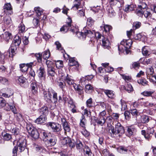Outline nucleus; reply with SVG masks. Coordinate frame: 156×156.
I'll use <instances>...</instances> for the list:
<instances>
[{"mask_svg":"<svg viewBox=\"0 0 156 156\" xmlns=\"http://www.w3.org/2000/svg\"><path fill=\"white\" fill-rule=\"evenodd\" d=\"M45 63L48 68L54 67V63L53 61L48 59L46 60Z\"/></svg>","mask_w":156,"mask_h":156,"instance_id":"obj_56","label":"nucleus"},{"mask_svg":"<svg viewBox=\"0 0 156 156\" xmlns=\"http://www.w3.org/2000/svg\"><path fill=\"white\" fill-rule=\"evenodd\" d=\"M153 91H145L141 93V94L146 97H152L154 93Z\"/></svg>","mask_w":156,"mask_h":156,"instance_id":"obj_54","label":"nucleus"},{"mask_svg":"<svg viewBox=\"0 0 156 156\" xmlns=\"http://www.w3.org/2000/svg\"><path fill=\"white\" fill-rule=\"evenodd\" d=\"M108 15L110 17H112L113 16L115 15L113 9L111 7L109 8L108 10Z\"/></svg>","mask_w":156,"mask_h":156,"instance_id":"obj_64","label":"nucleus"},{"mask_svg":"<svg viewBox=\"0 0 156 156\" xmlns=\"http://www.w3.org/2000/svg\"><path fill=\"white\" fill-rule=\"evenodd\" d=\"M136 7V5L133 4H131L130 5H126L125 9H124L122 8L123 10H124L126 12H128L133 11Z\"/></svg>","mask_w":156,"mask_h":156,"instance_id":"obj_36","label":"nucleus"},{"mask_svg":"<svg viewBox=\"0 0 156 156\" xmlns=\"http://www.w3.org/2000/svg\"><path fill=\"white\" fill-rule=\"evenodd\" d=\"M34 10L36 16L38 18L42 15L43 13V9L39 7H36L34 9Z\"/></svg>","mask_w":156,"mask_h":156,"instance_id":"obj_42","label":"nucleus"},{"mask_svg":"<svg viewBox=\"0 0 156 156\" xmlns=\"http://www.w3.org/2000/svg\"><path fill=\"white\" fill-rule=\"evenodd\" d=\"M64 80L65 82L67 83L69 85H72L73 86L74 84L75 83H74V80L70 78L68 74H67L66 76L64 77Z\"/></svg>","mask_w":156,"mask_h":156,"instance_id":"obj_34","label":"nucleus"},{"mask_svg":"<svg viewBox=\"0 0 156 156\" xmlns=\"http://www.w3.org/2000/svg\"><path fill=\"white\" fill-rule=\"evenodd\" d=\"M2 134L4 140H5L9 141L12 138L11 135L5 132H2Z\"/></svg>","mask_w":156,"mask_h":156,"instance_id":"obj_45","label":"nucleus"},{"mask_svg":"<svg viewBox=\"0 0 156 156\" xmlns=\"http://www.w3.org/2000/svg\"><path fill=\"white\" fill-rule=\"evenodd\" d=\"M69 65L70 66H75L77 68L79 66L78 62L75 60L74 58H69Z\"/></svg>","mask_w":156,"mask_h":156,"instance_id":"obj_29","label":"nucleus"},{"mask_svg":"<svg viewBox=\"0 0 156 156\" xmlns=\"http://www.w3.org/2000/svg\"><path fill=\"white\" fill-rule=\"evenodd\" d=\"M3 21L5 24L7 25H10L12 23L11 18L8 15H6L3 17Z\"/></svg>","mask_w":156,"mask_h":156,"instance_id":"obj_41","label":"nucleus"},{"mask_svg":"<svg viewBox=\"0 0 156 156\" xmlns=\"http://www.w3.org/2000/svg\"><path fill=\"white\" fill-rule=\"evenodd\" d=\"M138 83L141 84L143 86H145L147 84L148 82L145 79H141L137 80Z\"/></svg>","mask_w":156,"mask_h":156,"instance_id":"obj_60","label":"nucleus"},{"mask_svg":"<svg viewBox=\"0 0 156 156\" xmlns=\"http://www.w3.org/2000/svg\"><path fill=\"white\" fill-rule=\"evenodd\" d=\"M62 127L64 131L65 134L67 132H69L70 131L71 129L70 124L68 122H66L62 125Z\"/></svg>","mask_w":156,"mask_h":156,"instance_id":"obj_31","label":"nucleus"},{"mask_svg":"<svg viewBox=\"0 0 156 156\" xmlns=\"http://www.w3.org/2000/svg\"><path fill=\"white\" fill-rule=\"evenodd\" d=\"M82 0H75L73 2V5L71 9L77 10L81 8Z\"/></svg>","mask_w":156,"mask_h":156,"instance_id":"obj_17","label":"nucleus"},{"mask_svg":"<svg viewBox=\"0 0 156 156\" xmlns=\"http://www.w3.org/2000/svg\"><path fill=\"white\" fill-rule=\"evenodd\" d=\"M58 120L59 122L60 121L61 122L62 125L67 122L66 121V118L65 117V116H63V115H62V117L60 115L58 116Z\"/></svg>","mask_w":156,"mask_h":156,"instance_id":"obj_58","label":"nucleus"},{"mask_svg":"<svg viewBox=\"0 0 156 156\" xmlns=\"http://www.w3.org/2000/svg\"><path fill=\"white\" fill-rule=\"evenodd\" d=\"M47 119V117L40 115L39 117L35 120V122L37 124L44 123Z\"/></svg>","mask_w":156,"mask_h":156,"instance_id":"obj_33","label":"nucleus"},{"mask_svg":"<svg viewBox=\"0 0 156 156\" xmlns=\"http://www.w3.org/2000/svg\"><path fill=\"white\" fill-rule=\"evenodd\" d=\"M73 87L79 95L82 96H83V88L82 86L80 85H77L76 83H75L74 84Z\"/></svg>","mask_w":156,"mask_h":156,"instance_id":"obj_14","label":"nucleus"},{"mask_svg":"<svg viewBox=\"0 0 156 156\" xmlns=\"http://www.w3.org/2000/svg\"><path fill=\"white\" fill-rule=\"evenodd\" d=\"M26 144L27 141L24 137L22 136L17 141L16 145L18 148L20 152H22L26 149L28 151V150Z\"/></svg>","mask_w":156,"mask_h":156,"instance_id":"obj_8","label":"nucleus"},{"mask_svg":"<svg viewBox=\"0 0 156 156\" xmlns=\"http://www.w3.org/2000/svg\"><path fill=\"white\" fill-rule=\"evenodd\" d=\"M144 11L138 7L136 10L135 13L138 16L142 17L144 15Z\"/></svg>","mask_w":156,"mask_h":156,"instance_id":"obj_53","label":"nucleus"},{"mask_svg":"<svg viewBox=\"0 0 156 156\" xmlns=\"http://www.w3.org/2000/svg\"><path fill=\"white\" fill-rule=\"evenodd\" d=\"M14 92L13 91H10V93L9 94H7L6 92L2 93V96L5 98H9L12 96Z\"/></svg>","mask_w":156,"mask_h":156,"instance_id":"obj_63","label":"nucleus"},{"mask_svg":"<svg viewBox=\"0 0 156 156\" xmlns=\"http://www.w3.org/2000/svg\"><path fill=\"white\" fill-rule=\"evenodd\" d=\"M102 46L104 48H107L109 49L110 48L109 45L110 43L108 40L106 38H105L104 36H102Z\"/></svg>","mask_w":156,"mask_h":156,"instance_id":"obj_23","label":"nucleus"},{"mask_svg":"<svg viewBox=\"0 0 156 156\" xmlns=\"http://www.w3.org/2000/svg\"><path fill=\"white\" fill-rule=\"evenodd\" d=\"M0 37L6 42H8L9 40L12 38L11 33L6 32L0 35Z\"/></svg>","mask_w":156,"mask_h":156,"instance_id":"obj_19","label":"nucleus"},{"mask_svg":"<svg viewBox=\"0 0 156 156\" xmlns=\"http://www.w3.org/2000/svg\"><path fill=\"white\" fill-rule=\"evenodd\" d=\"M21 43V39L19 36H16L13 38L11 45L17 47H19Z\"/></svg>","mask_w":156,"mask_h":156,"instance_id":"obj_21","label":"nucleus"},{"mask_svg":"<svg viewBox=\"0 0 156 156\" xmlns=\"http://www.w3.org/2000/svg\"><path fill=\"white\" fill-rule=\"evenodd\" d=\"M72 21L71 18L69 17L67 18L66 24L61 28L60 31L66 33L69 30L72 32L74 33H76L78 37L83 39H85L87 36L91 37H93L94 35V31L93 30H91L89 29H86V28L83 29L82 32L77 31L76 28L74 27L72 25Z\"/></svg>","mask_w":156,"mask_h":156,"instance_id":"obj_3","label":"nucleus"},{"mask_svg":"<svg viewBox=\"0 0 156 156\" xmlns=\"http://www.w3.org/2000/svg\"><path fill=\"white\" fill-rule=\"evenodd\" d=\"M120 107L122 111H124L127 108L126 104L124 101L121 100Z\"/></svg>","mask_w":156,"mask_h":156,"instance_id":"obj_52","label":"nucleus"},{"mask_svg":"<svg viewBox=\"0 0 156 156\" xmlns=\"http://www.w3.org/2000/svg\"><path fill=\"white\" fill-rule=\"evenodd\" d=\"M104 31L106 33L109 32L112 29V27L108 25H105L103 27Z\"/></svg>","mask_w":156,"mask_h":156,"instance_id":"obj_61","label":"nucleus"},{"mask_svg":"<svg viewBox=\"0 0 156 156\" xmlns=\"http://www.w3.org/2000/svg\"><path fill=\"white\" fill-rule=\"evenodd\" d=\"M47 71L48 76L52 77V80H54V77L55 75L56 74L55 68L54 67L52 68H47Z\"/></svg>","mask_w":156,"mask_h":156,"instance_id":"obj_26","label":"nucleus"},{"mask_svg":"<svg viewBox=\"0 0 156 156\" xmlns=\"http://www.w3.org/2000/svg\"><path fill=\"white\" fill-rule=\"evenodd\" d=\"M4 107V109L6 111L11 110L14 114L16 113L15 107L9 105L3 98L0 97V108H2Z\"/></svg>","mask_w":156,"mask_h":156,"instance_id":"obj_7","label":"nucleus"},{"mask_svg":"<svg viewBox=\"0 0 156 156\" xmlns=\"http://www.w3.org/2000/svg\"><path fill=\"white\" fill-rule=\"evenodd\" d=\"M3 9L4 11L5 12H8L10 15L13 13L12 11V8L10 3H6L3 6Z\"/></svg>","mask_w":156,"mask_h":156,"instance_id":"obj_20","label":"nucleus"},{"mask_svg":"<svg viewBox=\"0 0 156 156\" xmlns=\"http://www.w3.org/2000/svg\"><path fill=\"white\" fill-rule=\"evenodd\" d=\"M34 56L37 59V62L39 63H41L42 62V57L41 53H35L34 54Z\"/></svg>","mask_w":156,"mask_h":156,"instance_id":"obj_49","label":"nucleus"},{"mask_svg":"<svg viewBox=\"0 0 156 156\" xmlns=\"http://www.w3.org/2000/svg\"><path fill=\"white\" fill-rule=\"evenodd\" d=\"M41 53L42 54L43 58L46 60H48V59L49 58L51 55L50 51L48 49L43 52Z\"/></svg>","mask_w":156,"mask_h":156,"instance_id":"obj_40","label":"nucleus"},{"mask_svg":"<svg viewBox=\"0 0 156 156\" xmlns=\"http://www.w3.org/2000/svg\"><path fill=\"white\" fill-rule=\"evenodd\" d=\"M99 105L104 110L107 109L109 110L111 109L110 106L108 104L104 102H99Z\"/></svg>","mask_w":156,"mask_h":156,"instance_id":"obj_44","label":"nucleus"},{"mask_svg":"<svg viewBox=\"0 0 156 156\" xmlns=\"http://www.w3.org/2000/svg\"><path fill=\"white\" fill-rule=\"evenodd\" d=\"M31 91L34 95H37L38 93L36 81H34L30 84Z\"/></svg>","mask_w":156,"mask_h":156,"instance_id":"obj_18","label":"nucleus"},{"mask_svg":"<svg viewBox=\"0 0 156 156\" xmlns=\"http://www.w3.org/2000/svg\"><path fill=\"white\" fill-rule=\"evenodd\" d=\"M133 41L131 39L123 40L118 46L119 53V55H127L130 52L129 49L131 47Z\"/></svg>","mask_w":156,"mask_h":156,"instance_id":"obj_5","label":"nucleus"},{"mask_svg":"<svg viewBox=\"0 0 156 156\" xmlns=\"http://www.w3.org/2000/svg\"><path fill=\"white\" fill-rule=\"evenodd\" d=\"M52 89H49L48 91H46L45 90H43V94L44 100L48 103L52 102Z\"/></svg>","mask_w":156,"mask_h":156,"instance_id":"obj_10","label":"nucleus"},{"mask_svg":"<svg viewBox=\"0 0 156 156\" xmlns=\"http://www.w3.org/2000/svg\"><path fill=\"white\" fill-rule=\"evenodd\" d=\"M72 21L71 18L69 17L67 18L66 24L61 28L60 31L66 33L69 30L72 32L74 33H76L78 37L83 39H85L87 36L91 37H93L94 35V31L93 30H91L89 29H86V28L83 29L82 32L77 31L76 28L74 27L72 25Z\"/></svg>","mask_w":156,"mask_h":156,"instance_id":"obj_1","label":"nucleus"},{"mask_svg":"<svg viewBox=\"0 0 156 156\" xmlns=\"http://www.w3.org/2000/svg\"><path fill=\"white\" fill-rule=\"evenodd\" d=\"M150 120L149 117L147 115H144L141 116L140 119V122L143 123H146L149 122Z\"/></svg>","mask_w":156,"mask_h":156,"instance_id":"obj_46","label":"nucleus"},{"mask_svg":"<svg viewBox=\"0 0 156 156\" xmlns=\"http://www.w3.org/2000/svg\"><path fill=\"white\" fill-rule=\"evenodd\" d=\"M57 142V138L56 136L52 135L47 140V143L49 146H54L56 144Z\"/></svg>","mask_w":156,"mask_h":156,"instance_id":"obj_13","label":"nucleus"},{"mask_svg":"<svg viewBox=\"0 0 156 156\" xmlns=\"http://www.w3.org/2000/svg\"><path fill=\"white\" fill-rule=\"evenodd\" d=\"M17 47L11 45L8 51L9 52V57L13 58L16 54V51L17 49Z\"/></svg>","mask_w":156,"mask_h":156,"instance_id":"obj_22","label":"nucleus"},{"mask_svg":"<svg viewBox=\"0 0 156 156\" xmlns=\"http://www.w3.org/2000/svg\"><path fill=\"white\" fill-rule=\"evenodd\" d=\"M96 41L97 39L95 37H92L90 38L88 44L90 46L93 47L94 45V44Z\"/></svg>","mask_w":156,"mask_h":156,"instance_id":"obj_59","label":"nucleus"},{"mask_svg":"<svg viewBox=\"0 0 156 156\" xmlns=\"http://www.w3.org/2000/svg\"><path fill=\"white\" fill-rule=\"evenodd\" d=\"M142 52L144 56L146 57L149 56L151 53V52L148 50V47L145 46L142 48Z\"/></svg>","mask_w":156,"mask_h":156,"instance_id":"obj_38","label":"nucleus"},{"mask_svg":"<svg viewBox=\"0 0 156 156\" xmlns=\"http://www.w3.org/2000/svg\"><path fill=\"white\" fill-rule=\"evenodd\" d=\"M38 112L40 115L47 117L49 113L48 108L44 106L38 109Z\"/></svg>","mask_w":156,"mask_h":156,"instance_id":"obj_16","label":"nucleus"},{"mask_svg":"<svg viewBox=\"0 0 156 156\" xmlns=\"http://www.w3.org/2000/svg\"><path fill=\"white\" fill-rule=\"evenodd\" d=\"M75 143L76 149L80 152L82 151L83 147L82 142L79 139H76Z\"/></svg>","mask_w":156,"mask_h":156,"instance_id":"obj_24","label":"nucleus"},{"mask_svg":"<svg viewBox=\"0 0 156 156\" xmlns=\"http://www.w3.org/2000/svg\"><path fill=\"white\" fill-rule=\"evenodd\" d=\"M102 91L109 98H115V96L113 91L109 90L103 89Z\"/></svg>","mask_w":156,"mask_h":156,"instance_id":"obj_25","label":"nucleus"},{"mask_svg":"<svg viewBox=\"0 0 156 156\" xmlns=\"http://www.w3.org/2000/svg\"><path fill=\"white\" fill-rule=\"evenodd\" d=\"M46 125L48 127L50 128L54 133L58 135H61V132L62 130L61 124L57 122H49L46 123Z\"/></svg>","mask_w":156,"mask_h":156,"instance_id":"obj_6","label":"nucleus"},{"mask_svg":"<svg viewBox=\"0 0 156 156\" xmlns=\"http://www.w3.org/2000/svg\"><path fill=\"white\" fill-rule=\"evenodd\" d=\"M53 95L52 99L53 101V103L56 104L58 101V99L57 93L53 90H52L51 95Z\"/></svg>","mask_w":156,"mask_h":156,"instance_id":"obj_48","label":"nucleus"},{"mask_svg":"<svg viewBox=\"0 0 156 156\" xmlns=\"http://www.w3.org/2000/svg\"><path fill=\"white\" fill-rule=\"evenodd\" d=\"M125 90L128 92L130 93L133 91V88L132 85L128 83L126 86Z\"/></svg>","mask_w":156,"mask_h":156,"instance_id":"obj_57","label":"nucleus"},{"mask_svg":"<svg viewBox=\"0 0 156 156\" xmlns=\"http://www.w3.org/2000/svg\"><path fill=\"white\" fill-rule=\"evenodd\" d=\"M54 62H55L56 66L57 68L60 69L63 67L64 65L63 62L62 61L57 60L56 61L55 60Z\"/></svg>","mask_w":156,"mask_h":156,"instance_id":"obj_50","label":"nucleus"},{"mask_svg":"<svg viewBox=\"0 0 156 156\" xmlns=\"http://www.w3.org/2000/svg\"><path fill=\"white\" fill-rule=\"evenodd\" d=\"M136 129L133 126H128L127 128L126 135L129 137H130L133 135L134 132L136 131Z\"/></svg>","mask_w":156,"mask_h":156,"instance_id":"obj_30","label":"nucleus"},{"mask_svg":"<svg viewBox=\"0 0 156 156\" xmlns=\"http://www.w3.org/2000/svg\"><path fill=\"white\" fill-rule=\"evenodd\" d=\"M105 122V118H98V119L96 121L97 125L102 126Z\"/></svg>","mask_w":156,"mask_h":156,"instance_id":"obj_47","label":"nucleus"},{"mask_svg":"<svg viewBox=\"0 0 156 156\" xmlns=\"http://www.w3.org/2000/svg\"><path fill=\"white\" fill-rule=\"evenodd\" d=\"M130 112L133 117L135 119L136 123H139L141 117V113L136 109H134L130 110Z\"/></svg>","mask_w":156,"mask_h":156,"instance_id":"obj_12","label":"nucleus"},{"mask_svg":"<svg viewBox=\"0 0 156 156\" xmlns=\"http://www.w3.org/2000/svg\"><path fill=\"white\" fill-rule=\"evenodd\" d=\"M86 122L87 120L83 114H82L81 117V119H80V122L79 125L81 127L83 128V129L86 128L85 125Z\"/></svg>","mask_w":156,"mask_h":156,"instance_id":"obj_39","label":"nucleus"},{"mask_svg":"<svg viewBox=\"0 0 156 156\" xmlns=\"http://www.w3.org/2000/svg\"><path fill=\"white\" fill-rule=\"evenodd\" d=\"M27 30H26L24 24L21 23L18 27L19 34L20 35H22Z\"/></svg>","mask_w":156,"mask_h":156,"instance_id":"obj_37","label":"nucleus"},{"mask_svg":"<svg viewBox=\"0 0 156 156\" xmlns=\"http://www.w3.org/2000/svg\"><path fill=\"white\" fill-rule=\"evenodd\" d=\"M85 92L87 94H90L94 91V88L90 84L86 85L85 87Z\"/></svg>","mask_w":156,"mask_h":156,"instance_id":"obj_32","label":"nucleus"},{"mask_svg":"<svg viewBox=\"0 0 156 156\" xmlns=\"http://www.w3.org/2000/svg\"><path fill=\"white\" fill-rule=\"evenodd\" d=\"M86 105L87 108H92L94 107V102L91 98L87 99L86 102Z\"/></svg>","mask_w":156,"mask_h":156,"instance_id":"obj_27","label":"nucleus"},{"mask_svg":"<svg viewBox=\"0 0 156 156\" xmlns=\"http://www.w3.org/2000/svg\"><path fill=\"white\" fill-rule=\"evenodd\" d=\"M125 130L123 127L118 122V133H120L119 136L120 137L121 135L124 133Z\"/></svg>","mask_w":156,"mask_h":156,"instance_id":"obj_43","label":"nucleus"},{"mask_svg":"<svg viewBox=\"0 0 156 156\" xmlns=\"http://www.w3.org/2000/svg\"><path fill=\"white\" fill-rule=\"evenodd\" d=\"M124 4L123 0H118V7L119 9V13L121 15V17H122V14L123 12V8L122 7L123 6Z\"/></svg>","mask_w":156,"mask_h":156,"instance_id":"obj_35","label":"nucleus"},{"mask_svg":"<svg viewBox=\"0 0 156 156\" xmlns=\"http://www.w3.org/2000/svg\"><path fill=\"white\" fill-rule=\"evenodd\" d=\"M72 21L71 18L69 17L67 18L66 24L61 28L60 31L66 33L69 30L72 32L74 33H76L78 37L83 39H85L87 36L91 37H93L94 35V31L93 30H91L89 29H86V28L83 29L82 32L77 31L76 28L74 27L72 25Z\"/></svg>","mask_w":156,"mask_h":156,"instance_id":"obj_4","label":"nucleus"},{"mask_svg":"<svg viewBox=\"0 0 156 156\" xmlns=\"http://www.w3.org/2000/svg\"><path fill=\"white\" fill-rule=\"evenodd\" d=\"M37 73L39 79L42 81H44L46 78V73L44 66H41L37 70Z\"/></svg>","mask_w":156,"mask_h":156,"instance_id":"obj_11","label":"nucleus"},{"mask_svg":"<svg viewBox=\"0 0 156 156\" xmlns=\"http://www.w3.org/2000/svg\"><path fill=\"white\" fill-rule=\"evenodd\" d=\"M64 140L67 145L69 146L71 148H73L75 146V143L73 140H71L70 138H67L65 139Z\"/></svg>","mask_w":156,"mask_h":156,"instance_id":"obj_28","label":"nucleus"},{"mask_svg":"<svg viewBox=\"0 0 156 156\" xmlns=\"http://www.w3.org/2000/svg\"><path fill=\"white\" fill-rule=\"evenodd\" d=\"M72 21L71 18L69 17L67 18L66 24L61 28L60 31L66 33L69 30L72 32L74 33H76L78 37L83 39H85L87 36L91 37H93L94 35V31L93 30H91L89 29H86V28L83 29L82 32L77 31L76 28L74 27L72 25Z\"/></svg>","mask_w":156,"mask_h":156,"instance_id":"obj_2","label":"nucleus"},{"mask_svg":"<svg viewBox=\"0 0 156 156\" xmlns=\"http://www.w3.org/2000/svg\"><path fill=\"white\" fill-rule=\"evenodd\" d=\"M127 151V148L124 146H120L118 148V151L120 153H125Z\"/></svg>","mask_w":156,"mask_h":156,"instance_id":"obj_51","label":"nucleus"},{"mask_svg":"<svg viewBox=\"0 0 156 156\" xmlns=\"http://www.w3.org/2000/svg\"><path fill=\"white\" fill-rule=\"evenodd\" d=\"M94 21L91 17L87 18V23L88 26L91 27L93 25L94 23Z\"/></svg>","mask_w":156,"mask_h":156,"instance_id":"obj_62","label":"nucleus"},{"mask_svg":"<svg viewBox=\"0 0 156 156\" xmlns=\"http://www.w3.org/2000/svg\"><path fill=\"white\" fill-rule=\"evenodd\" d=\"M26 129L29 135L34 139H36L39 138V134L37 129L31 125H27Z\"/></svg>","mask_w":156,"mask_h":156,"instance_id":"obj_9","label":"nucleus"},{"mask_svg":"<svg viewBox=\"0 0 156 156\" xmlns=\"http://www.w3.org/2000/svg\"><path fill=\"white\" fill-rule=\"evenodd\" d=\"M18 81L19 84L21 87L24 88L27 87H28V83L25 78L21 76L19 78Z\"/></svg>","mask_w":156,"mask_h":156,"instance_id":"obj_15","label":"nucleus"},{"mask_svg":"<svg viewBox=\"0 0 156 156\" xmlns=\"http://www.w3.org/2000/svg\"><path fill=\"white\" fill-rule=\"evenodd\" d=\"M20 67L21 71L23 73L27 72L28 70L27 66L25 63L21 64H20Z\"/></svg>","mask_w":156,"mask_h":156,"instance_id":"obj_55","label":"nucleus"}]
</instances>
